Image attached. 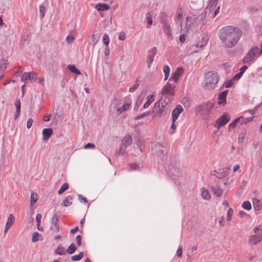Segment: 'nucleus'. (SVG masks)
I'll list each match as a JSON object with an SVG mask.
<instances>
[{
	"mask_svg": "<svg viewBox=\"0 0 262 262\" xmlns=\"http://www.w3.org/2000/svg\"><path fill=\"white\" fill-rule=\"evenodd\" d=\"M242 30L236 27L227 26L221 28L218 33L223 46L227 48L234 47L242 36Z\"/></svg>",
	"mask_w": 262,
	"mask_h": 262,
	"instance_id": "f257e3e1",
	"label": "nucleus"
},
{
	"mask_svg": "<svg viewBox=\"0 0 262 262\" xmlns=\"http://www.w3.org/2000/svg\"><path fill=\"white\" fill-rule=\"evenodd\" d=\"M213 107L214 104L211 102H204L198 107L196 112L202 118L208 120L210 118V115Z\"/></svg>",
	"mask_w": 262,
	"mask_h": 262,
	"instance_id": "f03ea898",
	"label": "nucleus"
},
{
	"mask_svg": "<svg viewBox=\"0 0 262 262\" xmlns=\"http://www.w3.org/2000/svg\"><path fill=\"white\" fill-rule=\"evenodd\" d=\"M219 79L216 73L208 72L206 76V88L208 90L214 89L219 81Z\"/></svg>",
	"mask_w": 262,
	"mask_h": 262,
	"instance_id": "7ed1b4c3",
	"label": "nucleus"
},
{
	"mask_svg": "<svg viewBox=\"0 0 262 262\" xmlns=\"http://www.w3.org/2000/svg\"><path fill=\"white\" fill-rule=\"evenodd\" d=\"M153 149L155 150L157 156L160 157L162 160L165 162V160L167 159V156H166L167 154V148L162 146L160 143H157L155 145Z\"/></svg>",
	"mask_w": 262,
	"mask_h": 262,
	"instance_id": "20e7f679",
	"label": "nucleus"
},
{
	"mask_svg": "<svg viewBox=\"0 0 262 262\" xmlns=\"http://www.w3.org/2000/svg\"><path fill=\"white\" fill-rule=\"evenodd\" d=\"M259 52V48L257 46L251 48L243 59V62L249 63L254 59L256 55Z\"/></svg>",
	"mask_w": 262,
	"mask_h": 262,
	"instance_id": "39448f33",
	"label": "nucleus"
},
{
	"mask_svg": "<svg viewBox=\"0 0 262 262\" xmlns=\"http://www.w3.org/2000/svg\"><path fill=\"white\" fill-rule=\"evenodd\" d=\"M208 41V37L207 36H203L202 40L198 42L196 44L191 46L188 50L189 54H193V53L199 51L198 49L205 47Z\"/></svg>",
	"mask_w": 262,
	"mask_h": 262,
	"instance_id": "423d86ee",
	"label": "nucleus"
},
{
	"mask_svg": "<svg viewBox=\"0 0 262 262\" xmlns=\"http://www.w3.org/2000/svg\"><path fill=\"white\" fill-rule=\"evenodd\" d=\"M160 104L159 102H156L155 104L152 111L154 114L153 117H160L167 113L168 108H165L164 107H163V106L161 107L160 106Z\"/></svg>",
	"mask_w": 262,
	"mask_h": 262,
	"instance_id": "0eeeda50",
	"label": "nucleus"
},
{
	"mask_svg": "<svg viewBox=\"0 0 262 262\" xmlns=\"http://www.w3.org/2000/svg\"><path fill=\"white\" fill-rule=\"evenodd\" d=\"M161 23L162 25V28L164 33L167 35L169 39H172V36L171 33L170 26L166 16H162L161 18Z\"/></svg>",
	"mask_w": 262,
	"mask_h": 262,
	"instance_id": "6e6552de",
	"label": "nucleus"
},
{
	"mask_svg": "<svg viewBox=\"0 0 262 262\" xmlns=\"http://www.w3.org/2000/svg\"><path fill=\"white\" fill-rule=\"evenodd\" d=\"M229 120L230 116L229 114L225 113L216 120L214 126L219 129L220 127L225 125Z\"/></svg>",
	"mask_w": 262,
	"mask_h": 262,
	"instance_id": "1a4fd4ad",
	"label": "nucleus"
},
{
	"mask_svg": "<svg viewBox=\"0 0 262 262\" xmlns=\"http://www.w3.org/2000/svg\"><path fill=\"white\" fill-rule=\"evenodd\" d=\"M157 54V49L156 47H153L148 51V55L147 57V63L148 68H149L152 62L154 61V57Z\"/></svg>",
	"mask_w": 262,
	"mask_h": 262,
	"instance_id": "9d476101",
	"label": "nucleus"
},
{
	"mask_svg": "<svg viewBox=\"0 0 262 262\" xmlns=\"http://www.w3.org/2000/svg\"><path fill=\"white\" fill-rule=\"evenodd\" d=\"M183 111V108L181 105H177L176 108L172 111L171 116L173 122L177 120L179 115Z\"/></svg>",
	"mask_w": 262,
	"mask_h": 262,
	"instance_id": "9b49d317",
	"label": "nucleus"
},
{
	"mask_svg": "<svg viewBox=\"0 0 262 262\" xmlns=\"http://www.w3.org/2000/svg\"><path fill=\"white\" fill-rule=\"evenodd\" d=\"M211 174L221 179L228 175V171L225 169H220L218 170H215L211 171Z\"/></svg>",
	"mask_w": 262,
	"mask_h": 262,
	"instance_id": "f8f14e48",
	"label": "nucleus"
},
{
	"mask_svg": "<svg viewBox=\"0 0 262 262\" xmlns=\"http://www.w3.org/2000/svg\"><path fill=\"white\" fill-rule=\"evenodd\" d=\"M174 86L169 83H167L163 88L162 92L164 94L173 96L174 95Z\"/></svg>",
	"mask_w": 262,
	"mask_h": 262,
	"instance_id": "ddd939ff",
	"label": "nucleus"
},
{
	"mask_svg": "<svg viewBox=\"0 0 262 262\" xmlns=\"http://www.w3.org/2000/svg\"><path fill=\"white\" fill-rule=\"evenodd\" d=\"M228 92V90H225L219 94L217 99L219 105H225L226 103V97Z\"/></svg>",
	"mask_w": 262,
	"mask_h": 262,
	"instance_id": "4468645a",
	"label": "nucleus"
},
{
	"mask_svg": "<svg viewBox=\"0 0 262 262\" xmlns=\"http://www.w3.org/2000/svg\"><path fill=\"white\" fill-rule=\"evenodd\" d=\"M183 71L184 70L182 68H177L172 74V75L171 77L170 78L169 80H173L174 82H177L180 77L182 75Z\"/></svg>",
	"mask_w": 262,
	"mask_h": 262,
	"instance_id": "2eb2a0df",
	"label": "nucleus"
},
{
	"mask_svg": "<svg viewBox=\"0 0 262 262\" xmlns=\"http://www.w3.org/2000/svg\"><path fill=\"white\" fill-rule=\"evenodd\" d=\"M262 241V235L257 234L253 235L249 237V243L252 245H256Z\"/></svg>",
	"mask_w": 262,
	"mask_h": 262,
	"instance_id": "dca6fc26",
	"label": "nucleus"
},
{
	"mask_svg": "<svg viewBox=\"0 0 262 262\" xmlns=\"http://www.w3.org/2000/svg\"><path fill=\"white\" fill-rule=\"evenodd\" d=\"M54 225L51 229L53 232L57 233L59 231V221L58 216L57 213H55L52 217V221L54 222Z\"/></svg>",
	"mask_w": 262,
	"mask_h": 262,
	"instance_id": "f3484780",
	"label": "nucleus"
},
{
	"mask_svg": "<svg viewBox=\"0 0 262 262\" xmlns=\"http://www.w3.org/2000/svg\"><path fill=\"white\" fill-rule=\"evenodd\" d=\"M15 220V217L14 215L12 214H10L8 216V217L7 219V221L6 223V224L5 225V229H4V233H6L9 229L10 228V227L13 225L14 223Z\"/></svg>",
	"mask_w": 262,
	"mask_h": 262,
	"instance_id": "a211bd4d",
	"label": "nucleus"
},
{
	"mask_svg": "<svg viewBox=\"0 0 262 262\" xmlns=\"http://www.w3.org/2000/svg\"><path fill=\"white\" fill-rule=\"evenodd\" d=\"M15 106L16 107V111L14 118L15 120H16L19 117L20 112L21 102L19 99H16Z\"/></svg>",
	"mask_w": 262,
	"mask_h": 262,
	"instance_id": "6ab92c4d",
	"label": "nucleus"
},
{
	"mask_svg": "<svg viewBox=\"0 0 262 262\" xmlns=\"http://www.w3.org/2000/svg\"><path fill=\"white\" fill-rule=\"evenodd\" d=\"M252 203L255 211H259L262 209V202L259 199L257 198L253 199Z\"/></svg>",
	"mask_w": 262,
	"mask_h": 262,
	"instance_id": "aec40b11",
	"label": "nucleus"
},
{
	"mask_svg": "<svg viewBox=\"0 0 262 262\" xmlns=\"http://www.w3.org/2000/svg\"><path fill=\"white\" fill-rule=\"evenodd\" d=\"M53 130L51 128H44L42 130L43 139L47 141L51 136Z\"/></svg>",
	"mask_w": 262,
	"mask_h": 262,
	"instance_id": "412c9836",
	"label": "nucleus"
},
{
	"mask_svg": "<svg viewBox=\"0 0 262 262\" xmlns=\"http://www.w3.org/2000/svg\"><path fill=\"white\" fill-rule=\"evenodd\" d=\"M132 142V138L130 135L125 136L122 140V144L123 146L127 147L129 146Z\"/></svg>",
	"mask_w": 262,
	"mask_h": 262,
	"instance_id": "4be33fe9",
	"label": "nucleus"
},
{
	"mask_svg": "<svg viewBox=\"0 0 262 262\" xmlns=\"http://www.w3.org/2000/svg\"><path fill=\"white\" fill-rule=\"evenodd\" d=\"M212 190L214 194L219 197L221 196L223 192V189L217 185L212 186Z\"/></svg>",
	"mask_w": 262,
	"mask_h": 262,
	"instance_id": "5701e85b",
	"label": "nucleus"
},
{
	"mask_svg": "<svg viewBox=\"0 0 262 262\" xmlns=\"http://www.w3.org/2000/svg\"><path fill=\"white\" fill-rule=\"evenodd\" d=\"M54 253L58 255H62L66 254V251H65V248L59 245L54 250Z\"/></svg>",
	"mask_w": 262,
	"mask_h": 262,
	"instance_id": "b1692460",
	"label": "nucleus"
},
{
	"mask_svg": "<svg viewBox=\"0 0 262 262\" xmlns=\"http://www.w3.org/2000/svg\"><path fill=\"white\" fill-rule=\"evenodd\" d=\"M96 9L98 11L107 10L110 8L108 5L106 4H98L96 5Z\"/></svg>",
	"mask_w": 262,
	"mask_h": 262,
	"instance_id": "393cba45",
	"label": "nucleus"
},
{
	"mask_svg": "<svg viewBox=\"0 0 262 262\" xmlns=\"http://www.w3.org/2000/svg\"><path fill=\"white\" fill-rule=\"evenodd\" d=\"M169 171L174 176H178L180 174V170L178 168H176L174 166L171 165L168 166Z\"/></svg>",
	"mask_w": 262,
	"mask_h": 262,
	"instance_id": "a878e982",
	"label": "nucleus"
},
{
	"mask_svg": "<svg viewBox=\"0 0 262 262\" xmlns=\"http://www.w3.org/2000/svg\"><path fill=\"white\" fill-rule=\"evenodd\" d=\"M147 101L144 103L143 105L144 108H147L149 105L154 101L155 100V96L154 95H149L147 97Z\"/></svg>",
	"mask_w": 262,
	"mask_h": 262,
	"instance_id": "bb28decb",
	"label": "nucleus"
},
{
	"mask_svg": "<svg viewBox=\"0 0 262 262\" xmlns=\"http://www.w3.org/2000/svg\"><path fill=\"white\" fill-rule=\"evenodd\" d=\"M130 105V103H125L121 107L117 108V112H118L119 114H121L127 111L129 108Z\"/></svg>",
	"mask_w": 262,
	"mask_h": 262,
	"instance_id": "cd10ccee",
	"label": "nucleus"
},
{
	"mask_svg": "<svg viewBox=\"0 0 262 262\" xmlns=\"http://www.w3.org/2000/svg\"><path fill=\"white\" fill-rule=\"evenodd\" d=\"M77 250V247L74 244H71L66 250V252L68 254H72L74 253Z\"/></svg>",
	"mask_w": 262,
	"mask_h": 262,
	"instance_id": "c85d7f7f",
	"label": "nucleus"
},
{
	"mask_svg": "<svg viewBox=\"0 0 262 262\" xmlns=\"http://www.w3.org/2000/svg\"><path fill=\"white\" fill-rule=\"evenodd\" d=\"M73 199V197L71 195L67 196L63 200V204L65 207H68L69 205H70L72 204V202L70 201Z\"/></svg>",
	"mask_w": 262,
	"mask_h": 262,
	"instance_id": "c756f323",
	"label": "nucleus"
},
{
	"mask_svg": "<svg viewBox=\"0 0 262 262\" xmlns=\"http://www.w3.org/2000/svg\"><path fill=\"white\" fill-rule=\"evenodd\" d=\"M239 118H241L239 120L241 124H247V123L251 122V121H252V120L254 118V116H252L251 117H247L246 118H245L243 117H240Z\"/></svg>",
	"mask_w": 262,
	"mask_h": 262,
	"instance_id": "7c9ffc66",
	"label": "nucleus"
},
{
	"mask_svg": "<svg viewBox=\"0 0 262 262\" xmlns=\"http://www.w3.org/2000/svg\"><path fill=\"white\" fill-rule=\"evenodd\" d=\"M163 72L164 73V80H166L169 76L170 72V68L167 65H165L163 67Z\"/></svg>",
	"mask_w": 262,
	"mask_h": 262,
	"instance_id": "2f4dec72",
	"label": "nucleus"
},
{
	"mask_svg": "<svg viewBox=\"0 0 262 262\" xmlns=\"http://www.w3.org/2000/svg\"><path fill=\"white\" fill-rule=\"evenodd\" d=\"M246 136V130L242 131L238 135V141L239 143H242L244 142V140Z\"/></svg>",
	"mask_w": 262,
	"mask_h": 262,
	"instance_id": "473e14b6",
	"label": "nucleus"
},
{
	"mask_svg": "<svg viewBox=\"0 0 262 262\" xmlns=\"http://www.w3.org/2000/svg\"><path fill=\"white\" fill-rule=\"evenodd\" d=\"M202 196L205 200H209L211 198L210 193L208 190L204 189L202 191Z\"/></svg>",
	"mask_w": 262,
	"mask_h": 262,
	"instance_id": "72a5a7b5",
	"label": "nucleus"
},
{
	"mask_svg": "<svg viewBox=\"0 0 262 262\" xmlns=\"http://www.w3.org/2000/svg\"><path fill=\"white\" fill-rule=\"evenodd\" d=\"M68 68L72 73L76 74H80V71L77 69L74 65L69 64L68 67Z\"/></svg>",
	"mask_w": 262,
	"mask_h": 262,
	"instance_id": "f704fd0d",
	"label": "nucleus"
},
{
	"mask_svg": "<svg viewBox=\"0 0 262 262\" xmlns=\"http://www.w3.org/2000/svg\"><path fill=\"white\" fill-rule=\"evenodd\" d=\"M84 253L80 252L78 255H75L71 257V259L73 261L80 260L84 256Z\"/></svg>",
	"mask_w": 262,
	"mask_h": 262,
	"instance_id": "c9c22d12",
	"label": "nucleus"
},
{
	"mask_svg": "<svg viewBox=\"0 0 262 262\" xmlns=\"http://www.w3.org/2000/svg\"><path fill=\"white\" fill-rule=\"evenodd\" d=\"M69 184L67 183H64L60 188L59 190L58 191V194H62L66 190H67L69 188Z\"/></svg>",
	"mask_w": 262,
	"mask_h": 262,
	"instance_id": "e433bc0d",
	"label": "nucleus"
},
{
	"mask_svg": "<svg viewBox=\"0 0 262 262\" xmlns=\"http://www.w3.org/2000/svg\"><path fill=\"white\" fill-rule=\"evenodd\" d=\"M37 200V195L36 193H32L30 197V204L31 205L34 204Z\"/></svg>",
	"mask_w": 262,
	"mask_h": 262,
	"instance_id": "4c0bfd02",
	"label": "nucleus"
},
{
	"mask_svg": "<svg viewBox=\"0 0 262 262\" xmlns=\"http://www.w3.org/2000/svg\"><path fill=\"white\" fill-rule=\"evenodd\" d=\"M28 79H29V80H31V73H24L23 74V76L21 78V81H26Z\"/></svg>",
	"mask_w": 262,
	"mask_h": 262,
	"instance_id": "58836bf2",
	"label": "nucleus"
},
{
	"mask_svg": "<svg viewBox=\"0 0 262 262\" xmlns=\"http://www.w3.org/2000/svg\"><path fill=\"white\" fill-rule=\"evenodd\" d=\"M242 207L247 210H250L251 208V204L249 201H245L242 204Z\"/></svg>",
	"mask_w": 262,
	"mask_h": 262,
	"instance_id": "ea45409f",
	"label": "nucleus"
},
{
	"mask_svg": "<svg viewBox=\"0 0 262 262\" xmlns=\"http://www.w3.org/2000/svg\"><path fill=\"white\" fill-rule=\"evenodd\" d=\"M241 118H236L235 120H234L233 121H232L231 123H230L229 124V126H228V129H230V128H234L237 123L240 121V119H241Z\"/></svg>",
	"mask_w": 262,
	"mask_h": 262,
	"instance_id": "a19ab883",
	"label": "nucleus"
},
{
	"mask_svg": "<svg viewBox=\"0 0 262 262\" xmlns=\"http://www.w3.org/2000/svg\"><path fill=\"white\" fill-rule=\"evenodd\" d=\"M41 236V235H40L38 233V232H35L32 235V242L34 243V242H37V241H38L39 239V237Z\"/></svg>",
	"mask_w": 262,
	"mask_h": 262,
	"instance_id": "79ce46f5",
	"label": "nucleus"
},
{
	"mask_svg": "<svg viewBox=\"0 0 262 262\" xmlns=\"http://www.w3.org/2000/svg\"><path fill=\"white\" fill-rule=\"evenodd\" d=\"M140 82L141 81L137 79L136 81V83L134 85V86L130 88L129 91L130 92H133L137 90L139 87Z\"/></svg>",
	"mask_w": 262,
	"mask_h": 262,
	"instance_id": "37998d69",
	"label": "nucleus"
},
{
	"mask_svg": "<svg viewBox=\"0 0 262 262\" xmlns=\"http://www.w3.org/2000/svg\"><path fill=\"white\" fill-rule=\"evenodd\" d=\"M150 114V112H145L141 115H138L135 117V120H139L140 119H142L143 118H144L147 116H149Z\"/></svg>",
	"mask_w": 262,
	"mask_h": 262,
	"instance_id": "c03bdc74",
	"label": "nucleus"
},
{
	"mask_svg": "<svg viewBox=\"0 0 262 262\" xmlns=\"http://www.w3.org/2000/svg\"><path fill=\"white\" fill-rule=\"evenodd\" d=\"M46 12V8L44 6L40 5L39 6V13H40V17L42 19L45 14Z\"/></svg>",
	"mask_w": 262,
	"mask_h": 262,
	"instance_id": "a18cd8bd",
	"label": "nucleus"
},
{
	"mask_svg": "<svg viewBox=\"0 0 262 262\" xmlns=\"http://www.w3.org/2000/svg\"><path fill=\"white\" fill-rule=\"evenodd\" d=\"M233 213V209L232 208H230L227 212V221L228 222H230L231 221Z\"/></svg>",
	"mask_w": 262,
	"mask_h": 262,
	"instance_id": "49530a36",
	"label": "nucleus"
},
{
	"mask_svg": "<svg viewBox=\"0 0 262 262\" xmlns=\"http://www.w3.org/2000/svg\"><path fill=\"white\" fill-rule=\"evenodd\" d=\"M110 42L109 36L107 34H104L103 36V42L106 46H107Z\"/></svg>",
	"mask_w": 262,
	"mask_h": 262,
	"instance_id": "de8ad7c7",
	"label": "nucleus"
},
{
	"mask_svg": "<svg viewBox=\"0 0 262 262\" xmlns=\"http://www.w3.org/2000/svg\"><path fill=\"white\" fill-rule=\"evenodd\" d=\"M23 71L24 69L23 67L20 66L17 67L16 68V71L15 72L16 76H19L20 75V74L23 72Z\"/></svg>",
	"mask_w": 262,
	"mask_h": 262,
	"instance_id": "09e8293b",
	"label": "nucleus"
},
{
	"mask_svg": "<svg viewBox=\"0 0 262 262\" xmlns=\"http://www.w3.org/2000/svg\"><path fill=\"white\" fill-rule=\"evenodd\" d=\"M183 12L181 8H179L177 10L176 18L177 19H181L182 18Z\"/></svg>",
	"mask_w": 262,
	"mask_h": 262,
	"instance_id": "8fccbe9b",
	"label": "nucleus"
},
{
	"mask_svg": "<svg viewBox=\"0 0 262 262\" xmlns=\"http://www.w3.org/2000/svg\"><path fill=\"white\" fill-rule=\"evenodd\" d=\"M233 78L230 80V81H227L225 82V87L226 88H229L230 87H231L232 86V85L233 84Z\"/></svg>",
	"mask_w": 262,
	"mask_h": 262,
	"instance_id": "3c124183",
	"label": "nucleus"
},
{
	"mask_svg": "<svg viewBox=\"0 0 262 262\" xmlns=\"http://www.w3.org/2000/svg\"><path fill=\"white\" fill-rule=\"evenodd\" d=\"M158 102H159L160 104V106H163V107H164L165 108H168L167 106V102H166V100H164L162 99L160 101H158Z\"/></svg>",
	"mask_w": 262,
	"mask_h": 262,
	"instance_id": "603ef678",
	"label": "nucleus"
},
{
	"mask_svg": "<svg viewBox=\"0 0 262 262\" xmlns=\"http://www.w3.org/2000/svg\"><path fill=\"white\" fill-rule=\"evenodd\" d=\"M78 199L79 201L81 203H86L88 202L87 199L86 198L83 196L81 194H79L78 196Z\"/></svg>",
	"mask_w": 262,
	"mask_h": 262,
	"instance_id": "864d4df0",
	"label": "nucleus"
},
{
	"mask_svg": "<svg viewBox=\"0 0 262 262\" xmlns=\"http://www.w3.org/2000/svg\"><path fill=\"white\" fill-rule=\"evenodd\" d=\"M148 16L146 17L148 25H151L152 24V19L149 13H148Z\"/></svg>",
	"mask_w": 262,
	"mask_h": 262,
	"instance_id": "5fc2aeb1",
	"label": "nucleus"
},
{
	"mask_svg": "<svg viewBox=\"0 0 262 262\" xmlns=\"http://www.w3.org/2000/svg\"><path fill=\"white\" fill-rule=\"evenodd\" d=\"M139 166L137 164H132L130 165V168L133 170L139 169Z\"/></svg>",
	"mask_w": 262,
	"mask_h": 262,
	"instance_id": "6e6d98bb",
	"label": "nucleus"
},
{
	"mask_svg": "<svg viewBox=\"0 0 262 262\" xmlns=\"http://www.w3.org/2000/svg\"><path fill=\"white\" fill-rule=\"evenodd\" d=\"M76 241L77 242V244L78 246L81 245V237L80 235H78L76 237Z\"/></svg>",
	"mask_w": 262,
	"mask_h": 262,
	"instance_id": "4d7b16f0",
	"label": "nucleus"
},
{
	"mask_svg": "<svg viewBox=\"0 0 262 262\" xmlns=\"http://www.w3.org/2000/svg\"><path fill=\"white\" fill-rule=\"evenodd\" d=\"M33 122V119L32 118H29L27 122V127L28 128H31V127L32 125Z\"/></svg>",
	"mask_w": 262,
	"mask_h": 262,
	"instance_id": "13d9d810",
	"label": "nucleus"
},
{
	"mask_svg": "<svg viewBox=\"0 0 262 262\" xmlns=\"http://www.w3.org/2000/svg\"><path fill=\"white\" fill-rule=\"evenodd\" d=\"M95 147V145L91 143H88L84 145V148L85 149H88L89 148H94Z\"/></svg>",
	"mask_w": 262,
	"mask_h": 262,
	"instance_id": "bf43d9fd",
	"label": "nucleus"
},
{
	"mask_svg": "<svg viewBox=\"0 0 262 262\" xmlns=\"http://www.w3.org/2000/svg\"><path fill=\"white\" fill-rule=\"evenodd\" d=\"M243 74L242 72H238V73L235 74V75L233 77V79L234 80H238L242 76Z\"/></svg>",
	"mask_w": 262,
	"mask_h": 262,
	"instance_id": "052dcab7",
	"label": "nucleus"
},
{
	"mask_svg": "<svg viewBox=\"0 0 262 262\" xmlns=\"http://www.w3.org/2000/svg\"><path fill=\"white\" fill-rule=\"evenodd\" d=\"M218 0H210V8H215L217 5Z\"/></svg>",
	"mask_w": 262,
	"mask_h": 262,
	"instance_id": "680f3d73",
	"label": "nucleus"
},
{
	"mask_svg": "<svg viewBox=\"0 0 262 262\" xmlns=\"http://www.w3.org/2000/svg\"><path fill=\"white\" fill-rule=\"evenodd\" d=\"M177 255L179 257H181L182 255V248L181 247H179L177 251Z\"/></svg>",
	"mask_w": 262,
	"mask_h": 262,
	"instance_id": "e2e57ef3",
	"label": "nucleus"
},
{
	"mask_svg": "<svg viewBox=\"0 0 262 262\" xmlns=\"http://www.w3.org/2000/svg\"><path fill=\"white\" fill-rule=\"evenodd\" d=\"M41 215L40 213L37 214L36 216V221L37 224H41Z\"/></svg>",
	"mask_w": 262,
	"mask_h": 262,
	"instance_id": "0e129e2a",
	"label": "nucleus"
},
{
	"mask_svg": "<svg viewBox=\"0 0 262 262\" xmlns=\"http://www.w3.org/2000/svg\"><path fill=\"white\" fill-rule=\"evenodd\" d=\"M118 38L120 40H124L125 39V34L124 32H121L119 34Z\"/></svg>",
	"mask_w": 262,
	"mask_h": 262,
	"instance_id": "69168bd1",
	"label": "nucleus"
},
{
	"mask_svg": "<svg viewBox=\"0 0 262 262\" xmlns=\"http://www.w3.org/2000/svg\"><path fill=\"white\" fill-rule=\"evenodd\" d=\"M74 39V37L73 36H68L66 38V41L69 42H72Z\"/></svg>",
	"mask_w": 262,
	"mask_h": 262,
	"instance_id": "338daca9",
	"label": "nucleus"
},
{
	"mask_svg": "<svg viewBox=\"0 0 262 262\" xmlns=\"http://www.w3.org/2000/svg\"><path fill=\"white\" fill-rule=\"evenodd\" d=\"M51 117V115H45L43 117V120L45 122L49 121L50 120Z\"/></svg>",
	"mask_w": 262,
	"mask_h": 262,
	"instance_id": "774afa93",
	"label": "nucleus"
}]
</instances>
